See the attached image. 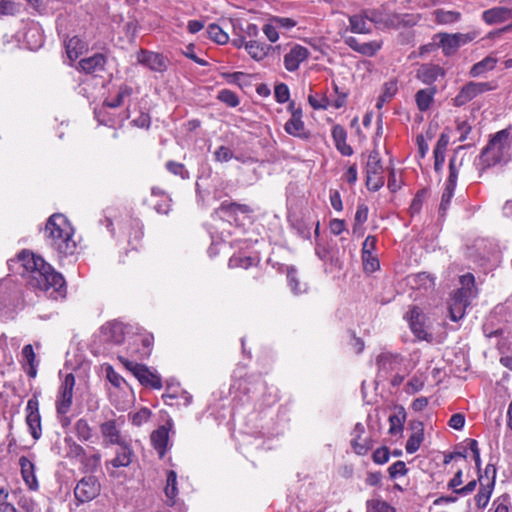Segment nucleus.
<instances>
[{
	"mask_svg": "<svg viewBox=\"0 0 512 512\" xmlns=\"http://www.w3.org/2000/svg\"><path fill=\"white\" fill-rule=\"evenodd\" d=\"M436 93V86H432L426 89H420L419 91H417V93L415 94L417 108L421 112L427 111L431 107Z\"/></svg>",
	"mask_w": 512,
	"mask_h": 512,
	"instance_id": "bb28decb",
	"label": "nucleus"
},
{
	"mask_svg": "<svg viewBox=\"0 0 512 512\" xmlns=\"http://www.w3.org/2000/svg\"><path fill=\"white\" fill-rule=\"evenodd\" d=\"M47 244L60 255H72L76 250L74 229L62 214H53L47 220L45 231Z\"/></svg>",
	"mask_w": 512,
	"mask_h": 512,
	"instance_id": "f03ea898",
	"label": "nucleus"
},
{
	"mask_svg": "<svg viewBox=\"0 0 512 512\" xmlns=\"http://www.w3.org/2000/svg\"><path fill=\"white\" fill-rule=\"evenodd\" d=\"M509 130L498 131L483 148L479 160L483 169L507 163L512 156Z\"/></svg>",
	"mask_w": 512,
	"mask_h": 512,
	"instance_id": "7ed1b4c3",
	"label": "nucleus"
},
{
	"mask_svg": "<svg viewBox=\"0 0 512 512\" xmlns=\"http://www.w3.org/2000/svg\"><path fill=\"white\" fill-rule=\"evenodd\" d=\"M397 92V85L395 82L385 83L383 87V91L380 96H382V102H389Z\"/></svg>",
	"mask_w": 512,
	"mask_h": 512,
	"instance_id": "774afa93",
	"label": "nucleus"
},
{
	"mask_svg": "<svg viewBox=\"0 0 512 512\" xmlns=\"http://www.w3.org/2000/svg\"><path fill=\"white\" fill-rule=\"evenodd\" d=\"M18 259L28 274L29 284L32 287L38 288L52 299L65 297L66 284L63 276L42 257L29 251H22Z\"/></svg>",
	"mask_w": 512,
	"mask_h": 512,
	"instance_id": "f257e3e1",
	"label": "nucleus"
},
{
	"mask_svg": "<svg viewBox=\"0 0 512 512\" xmlns=\"http://www.w3.org/2000/svg\"><path fill=\"white\" fill-rule=\"evenodd\" d=\"M208 37L217 44L223 45L229 41L228 34L217 24H210L207 28Z\"/></svg>",
	"mask_w": 512,
	"mask_h": 512,
	"instance_id": "ea45409f",
	"label": "nucleus"
},
{
	"mask_svg": "<svg viewBox=\"0 0 512 512\" xmlns=\"http://www.w3.org/2000/svg\"><path fill=\"white\" fill-rule=\"evenodd\" d=\"M511 16V9L507 7L497 6L485 10L482 13V20L488 25H493L505 22L506 20L510 19Z\"/></svg>",
	"mask_w": 512,
	"mask_h": 512,
	"instance_id": "4be33fe9",
	"label": "nucleus"
},
{
	"mask_svg": "<svg viewBox=\"0 0 512 512\" xmlns=\"http://www.w3.org/2000/svg\"><path fill=\"white\" fill-rule=\"evenodd\" d=\"M366 17L379 28H394L399 22L396 15L384 9H366Z\"/></svg>",
	"mask_w": 512,
	"mask_h": 512,
	"instance_id": "f3484780",
	"label": "nucleus"
},
{
	"mask_svg": "<svg viewBox=\"0 0 512 512\" xmlns=\"http://www.w3.org/2000/svg\"><path fill=\"white\" fill-rule=\"evenodd\" d=\"M454 190H455V187H451L450 185L445 186V189L442 193L441 203H440V207H439L440 213L444 214L446 212V210L448 209L451 199L454 195Z\"/></svg>",
	"mask_w": 512,
	"mask_h": 512,
	"instance_id": "5fc2aeb1",
	"label": "nucleus"
},
{
	"mask_svg": "<svg viewBox=\"0 0 512 512\" xmlns=\"http://www.w3.org/2000/svg\"><path fill=\"white\" fill-rule=\"evenodd\" d=\"M366 10L360 14L352 15L349 17L350 30L356 34H368L371 28L367 25Z\"/></svg>",
	"mask_w": 512,
	"mask_h": 512,
	"instance_id": "7c9ffc66",
	"label": "nucleus"
},
{
	"mask_svg": "<svg viewBox=\"0 0 512 512\" xmlns=\"http://www.w3.org/2000/svg\"><path fill=\"white\" fill-rule=\"evenodd\" d=\"M493 89H495V86L490 82H468L455 96L453 103L457 107L464 106L478 95Z\"/></svg>",
	"mask_w": 512,
	"mask_h": 512,
	"instance_id": "0eeeda50",
	"label": "nucleus"
},
{
	"mask_svg": "<svg viewBox=\"0 0 512 512\" xmlns=\"http://www.w3.org/2000/svg\"><path fill=\"white\" fill-rule=\"evenodd\" d=\"M405 420V409L403 407H400L397 413L389 416V434L400 435L403 431Z\"/></svg>",
	"mask_w": 512,
	"mask_h": 512,
	"instance_id": "473e14b6",
	"label": "nucleus"
},
{
	"mask_svg": "<svg viewBox=\"0 0 512 512\" xmlns=\"http://www.w3.org/2000/svg\"><path fill=\"white\" fill-rule=\"evenodd\" d=\"M444 76V69L434 64H424L417 71V78L427 85H432L438 78Z\"/></svg>",
	"mask_w": 512,
	"mask_h": 512,
	"instance_id": "aec40b11",
	"label": "nucleus"
},
{
	"mask_svg": "<svg viewBox=\"0 0 512 512\" xmlns=\"http://www.w3.org/2000/svg\"><path fill=\"white\" fill-rule=\"evenodd\" d=\"M126 328L124 323L113 320L102 326L101 334L105 341L119 345L125 340Z\"/></svg>",
	"mask_w": 512,
	"mask_h": 512,
	"instance_id": "2eb2a0df",
	"label": "nucleus"
},
{
	"mask_svg": "<svg viewBox=\"0 0 512 512\" xmlns=\"http://www.w3.org/2000/svg\"><path fill=\"white\" fill-rule=\"evenodd\" d=\"M8 492L0 487V512H17L16 507L8 501Z\"/></svg>",
	"mask_w": 512,
	"mask_h": 512,
	"instance_id": "052dcab7",
	"label": "nucleus"
},
{
	"mask_svg": "<svg viewBox=\"0 0 512 512\" xmlns=\"http://www.w3.org/2000/svg\"><path fill=\"white\" fill-rule=\"evenodd\" d=\"M117 446L118 449L116 451V456L112 460L106 462L107 468L109 465L114 468L127 467L132 462L133 451L128 443L125 442Z\"/></svg>",
	"mask_w": 512,
	"mask_h": 512,
	"instance_id": "5701e85b",
	"label": "nucleus"
},
{
	"mask_svg": "<svg viewBox=\"0 0 512 512\" xmlns=\"http://www.w3.org/2000/svg\"><path fill=\"white\" fill-rule=\"evenodd\" d=\"M137 61L139 64L148 67L155 72H164L167 69V59L156 52L141 49L137 52Z\"/></svg>",
	"mask_w": 512,
	"mask_h": 512,
	"instance_id": "f8f14e48",
	"label": "nucleus"
},
{
	"mask_svg": "<svg viewBox=\"0 0 512 512\" xmlns=\"http://www.w3.org/2000/svg\"><path fill=\"white\" fill-rule=\"evenodd\" d=\"M74 432L79 440L81 441H91L94 437V433L92 428L90 427L87 420L81 418L77 420L74 424Z\"/></svg>",
	"mask_w": 512,
	"mask_h": 512,
	"instance_id": "4c0bfd02",
	"label": "nucleus"
},
{
	"mask_svg": "<svg viewBox=\"0 0 512 512\" xmlns=\"http://www.w3.org/2000/svg\"><path fill=\"white\" fill-rule=\"evenodd\" d=\"M309 50L299 44L293 45L289 52L284 55V66L289 72L296 71L300 64L308 59Z\"/></svg>",
	"mask_w": 512,
	"mask_h": 512,
	"instance_id": "dca6fc26",
	"label": "nucleus"
},
{
	"mask_svg": "<svg viewBox=\"0 0 512 512\" xmlns=\"http://www.w3.org/2000/svg\"><path fill=\"white\" fill-rule=\"evenodd\" d=\"M367 509L368 512H396L394 507L379 499L367 501Z\"/></svg>",
	"mask_w": 512,
	"mask_h": 512,
	"instance_id": "a18cd8bd",
	"label": "nucleus"
},
{
	"mask_svg": "<svg viewBox=\"0 0 512 512\" xmlns=\"http://www.w3.org/2000/svg\"><path fill=\"white\" fill-rule=\"evenodd\" d=\"M22 478L27 487L32 491H37L39 483L35 475V465L26 456H21L19 459Z\"/></svg>",
	"mask_w": 512,
	"mask_h": 512,
	"instance_id": "6ab92c4d",
	"label": "nucleus"
},
{
	"mask_svg": "<svg viewBox=\"0 0 512 512\" xmlns=\"http://www.w3.org/2000/svg\"><path fill=\"white\" fill-rule=\"evenodd\" d=\"M164 493L167 498V503L169 505H174L176 503V496L178 494V488H177V474L173 470H170L167 472L166 486L164 488Z\"/></svg>",
	"mask_w": 512,
	"mask_h": 512,
	"instance_id": "2f4dec72",
	"label": "nucleus"
},
{
	"mask_svg": "<svg viewBox=\"0 0 512 512\" xmlns=\"http://www.w3.org/2000/svg\"><path fill=\"white\" fill-rule=\"evenodd\" d=\"M284 130L291 136L301 139L309 138L310 134L305 129V124L302 121V112L300 109L292 111L291 118L285 123Z\"/></svg>",
	"mask_w": 512,
	"mask_h": 512,
	"instance_id": "a211bd4d",
	"label": "nucleus"
},
{
	"mask_svg": "<svg viewBox=\"0 0 512 512\" xmlns=\"http://www.w3.org/2000/svg\"><path fill=\"white\" fill-rule=\"evenodd\" d=\"M363 267L366 272H375L379 267V259L374 253L362 254Z\"/></svg>",
	"mask_w": 512,
	"mask_h": 512,
	"instance_id": "8fccbe9b",
	"label": "nucleus"
},
{
	"mask_svg": "<svg viewBox=\"0 0 512 512\" xmlns=\"http://www.w3.org/2000/svg\"><path fill=\"white\" fill-rule=\"evenodd\" d=\"M332 137L337 150L343 156H351L353 154L352 147L346 143L347 133L342 126L336 125L333 127Z\"/></svg>",
	"mask_w": 512,
	"mask_h": 512,
	"instance_id": "393cba45",
	"label": "nucleus"
},
{
	"mask_svg": "<svg viewBox=\"0 0 512 512\" xmlns=\"http://www.w3.org/2000/svg\"><path fill=\"white\" fill-rule=\"evenodd\" d=\"M218 99L230 107H236L239 104L237 95L227 89L219 92Z\"/></svg>",
	"mask_w": 512,
	"mask_h": 512,
	"instance_id": "13d9d810",
	"label": "nucleus"
},
{
	"mask_svg": "<svg viewBox=\"0 0 512 512\" xmlns=\"http://www.w3.org/2000/svg\"><path fill=\"white\" fill-rule=\"evenodd\" d=\"M403 358L400 354L391 352H382L376 358L379 377H386L390 372L397 370L401 365Z\"/></svg>",
	"mask_w": 512,
	"mask_h": 512,
	"instance_id": "4468645a",
	"label": "nucleus"
},
{
	"mask_svg": "<svg viewBox=\"0 0 512 512\" xmlns=\"http://www.w3.org/2000/svg\"><path fill=\"white\" fill-rule=\"evenodd\" d=\"M424 378L422 376L414 375L406 384L405 391L408 394H415L424 387Z\"/></svg>",
	"mask_w": 512,
	"mask_h": 512,
	"instance_id": "3c124183",
	"label": "nucleus"
},
{
	"mask_svg": "<svg viewBox=\"0 0 512 512\" xmlns=\"http://www.w3.org/2000/svg\"><path fill=\"white\" fill-rule=\"evenodd\" d=\"M497 63V59L491 56H487L483 60L474 64L470 70V75L472 77H478L486 71L493 70Z\"/></svg>",
	"mask_w": 512,
	"mask_h": 512,
	"instance_id": "58836bf2",
	"label": "nucleus"
},
{
	"mask_svg": "<svg viewBox=\"0 0 512 512\" xmlns=\"http://www.w3.org/2000/svg\"><path fill=\"white\" fill-rule=\"evenodd\" d=\"M26 423L31 436L38 440L42 435L41 416L39 413V401L36 395H33L26 406Z\"/></svg>",
	"mask_w": 512,
	"mask_h": 512,
	"instance_id": "9b49d317",
	"label": "nucleus"
},
{
	"mask_svg": "<svg viewBox=\"0 0 512 512\" xmlns=\"http://www.w3.org/2000/svg\"><path fill=\"white\" fill-rule=\"evenodd\" d=\"M106 376L109 382L116 388H121L125 383L124 378L119 375L111 366L106 369Z\"/></svg>",
	"mask_w": 512,
	"mask_h": 512,
	"instance_id": "0e129e2a",
	"label": "nucleus"
},
{
	"mask_svg": "<svg viewBox=\"0 0 512 512\" xmlns=\"http://www.w3.org/2000/svg\"><path fill=\"white\" fill-rule=\"evenodd\" d=\"M456 130L459 133L458 140L460 142H464L465 140L468 139V135L471 132L472 127L467 121L457 119L456 120Z\"/></svg>",
	"mask_w": 512,
	"mask_h": 512,
	"instance_id": "bf43d9fd",
	"label": "nucleus"
},
{
	"mask_svg": "<svg viewBox=\"0 0 512 512\" xmlns=\"http://www.w3.org/2000/svg\"><path fill=\"white\" fill-rule=\"evenodd\" d=\"M254 264V259L249 256L243 255H233L229 259V267L230 268H244L247 269Z\"/></svg>",
	"mask_w": 512,
	"mask_h": 512,
	"instance_id": "de8ad7c7",
	"label": "nucleus"
},
{
	"mask_svg": "<svg viewBox=\"0 0 512 512\" xmlns=\"http://www.w3.org/2000/svg\"><path fill=\"white\" fill-rule=\"evenodd\" d=\"M123 420H108L100 425V433L103 438V445L105 447L111 445H121L126 442L122 437L120 428L123 425Z\"/></svg>",
	"mask_w": 512,
	"mask_h": 512,
	"instance_id": "9d476101",
	"label": "nucleus"
},
{
	"mask_svg": "<svg viewBox=\"0 0 512 512\" xmlns=\"http://www.w3.org/2000/svg\"><path fill=\"white\" fill-rule=\"evenodd\" d=\"M166 168L168 169L169 172L175 175H179L183 179L188 177V172L185 169L184 165L181 163L169 161L166 164Z\"/></svg>",
	"mask_w": 512,
	"mask_h": 512,
	"instance_id": "69168bd1",
	"label": "nucleus"
},
{
	"mask_svg": "<svg viewBox=\"0 0 512 512\" xmlns=\"http://www.w3.org/2000/svg\"><path fill=\"white\" fill-rule=\"evenodd\" d=\"M409 284L413 289L430 290L434 287V278L426 272L411 275L408 278Z\"/></svg>",
	"mask_w": 512,
	"mask_h": 512,
	"instance_id": "c756f323",
	"label": "nucleus"
},
{
	"mask_svg": "<svg viewBox=\"0 0 512 512\" xmlns=\"http://www.w3.org/2000/svg\"><path fill=\"white\" fill-rule=\"evenodd\" d=\"M22 358L29 366L27 369V375L31 378H35L37 375V361L31 344H27L23 347Z\"/></svg>",
	"mask_w": 512,
	"mask_h": 512,
	"instance_id": "72a5a7b5",
	"label": "nucleus"
},
{
	"mask_svg": "<svg viewBox=\"0 0 512 512\" xmlns=\"http://www.w3.org/2000/svg\"><path fill=\"white\" fill-rule=\"evenodd\" d=\"M101 491V485L95 476L83 477L74 489L76 499L81 502H89L95 499Z\"/></svg>",
	"mask_w": 512,
	"mask_h": 512,
	"instance_id": "6e6552de",
	"label": "nucleus"
},
{
	"mask_svg": "<svg viewBox=\"0 0 512 512\" xmlns=\"http://www.w3.org/2000/svg\"><path fill=\"white\" fill-rule=\"evenodd\" d=\"M233 157L232 151L226 146H220L214 152V158L217 162H228Z\"/></svg>",
	"mask_w": 512,
	"mask_h": 512,
	"instance_id": "338daca9",
	"label": "nucleus"
},
{
	"mask_svg": "<svg viewBox=\"0 0 512 512\" xmlns=\"http://www.w3.org/2000/svg\"><path fill=\"white\" fill-rule=\"evenodd\" d=\"M287 280L289 283V286L291 287V290L295 294H300L302 292L306 291L305 285L303 287L300 285L299 281L297 280V272L294 267H288L287 268Z\"/></svg>",
	"mask_w": 512,
	"mask_h": 512,
	"instance_id": "37998d69",
	"label": "nucleus"
},
{
	"mask_svg": "<svg viewBox=\"0 0 512 512\" xmlns=\"http://www.w3.org/2000/svg\"><path fill=\"white\" fill-rule=\"evenodd\" d=\"M135 377L142 385L150 386L154 389H160L162 387L161 377L157 373L149 370L145 365L141 366Z\"/></svg>",
	"mask_w": 512,
	"mask_h": 512,
	"instance_id": "a878e982",
	"label": "nucleus"
},
{
	"mask_svg": "<svg viewBox=\"0 0 512 512\" xmlns=\"http://www.w3.org/2000/svg\"><path fill=\"white\" fill-rule=\"evenodd\" d=\"M409 327L415 337L419 340L431 341L433 336L427 331L425 326V317L416 306L412 307L405 315Z\"/></svg>",
	"mask_w": 512,
	"mask_h": 512,
	"instance_id": "1a4fd4ad",
	"label": "nucleus"
},
{
	"mask_svg": "<svg viewBox=\"0 0 512 512\" xmlns=\"http://www.w3.org/2000/svg\"><path fill=\"white\" fill-rule=\"evenodd\" d=\"M372 441L370 439L352 438L351 446L356 454L365 455L372 448Z\"/></svg>",
	"mask_w": 512,
	"mask_h": 512,
	"instance_id": "c03bdc74",
	"label": "nucleus"
},
{
	"mask_svg": "<svg viewBox=\"0 0 512 512\" xmlns=\"http://www.w3.org/2000/svg\"><path fill=\"white\" fill-rule=\"evenodd\" d=\"M440 45L445 55H451L458 49V42L453 34H439Z\"/></svg>",
	"mask_w": 512,
	"mask_h": 512,
	"instance_id": "a19ab883",
	"label": "nucleus"
},
{
	"mask_svg": "<svg viewBox=\"0 0 512 512\" xmlns=\"http://www.w3.org/2000/svg\"><path fill=\"white\" fill-rule=\"evenodd\" d=\"M216 212L232 218L238 214L248 215L252 212V209L246 204H238L235 202L229 203L225 201L221 203Z\"/></svg>",
	"mask_w": 512,
	"mask_h": 512,
	"instance_id": "cd10ccee",
	"label": "nucleus"
},
{
	"mask_svg": "<svg viewBox=\"0 0 512 512\" xmlns=\"http://www.w3.org/2000/svg\"><path fill=\"white\" fill-rule=\"evenodd\" d=\"M382 47V42L380 41H370L366 43H361L358 53L364 56H374Z\"/></svg>",
	"mask_w": 512,
	"mask_h": 512,
	"instance_id": "09e8293b",
	"label": "nucleus"
},
{
	"mask_svg": "<svg viewBox=\"0 0 512 512\" xmlns=\"http://www.w3.org/2000/svg\"><path fill=\"white\" fill-rule=\"evenodd\" d=\"M100 461L101 454L98 451H95L91 455L85 453V456L81 459V463L87 471H95L100 465Z\"/></svg>",
	"mask_w": 512,
	"mask_h": 512,
	"instance_id": "49530a36",
	"label": "nucleus"
},
{
	"mask_svg": "<svg viewBox=\"0 0 512 512\" xmlns=\"http://www.w3.org/2000/svg\"><path fill=\"white\" fill-rule=\"evenodd\" d=\"M445 151H446V142H444V145H436L434 148L433 154H434V168L436 171H439L442 169V166L445 162Z\"/></svg>",
	"mask_w": 512,
	"mask_h": 512,
	"instance_id": "864d4df0",
	"label": "nucleus"
},
{
	"mask_svg": "<svg viewBox=\"0 0 512 512\" xmlns=\"http://www.w3.org/2000/svg\"><path fill=\"white\" fill-rule=\"evenodd\" d=\"M479 482L481 487L475 496V502L479 508H484L487 506L493 492L494 481L483 482V476H479Z\"/></svg>",
	"mask_w": 512,
	"mask_h": 512,
	"instance_id": "c85d7f7f",
	"label": "nucleus"
},
{
	"mask_svg": "<svg viewBox=\"0 0 512 512\" xmlns=\"http://www.w3.org/2000/svg\"><path fill=\"white\" fill-rule=\"evenodd\" d=\"M66 53L71 61L76 60L86 49V44L78 37H72L66 42Z\"/></svg>",
	"mask_w": 512,
	"mask_h": 512,
	"instance_id": "f704fd0d",
	"label": "nucleus"
},
{
	"mask_svg": "<svg viewBox=\"0 0 512 512\" xmlns=\"http://www.w3.org/2000/svg\"><path fill=\"white\" fill-rule=\"evenodd\" d=\"M172 419H168L166 423L152 432L151 442L155 450L159 453L160 458H163L169 444V432L173 429Z\"/></svg>",
	"mask_w": 512,
	"mask_h": 512,
	"instance_id": "ddd939ff",
	"label": "nucleus"
},
{
	"mask_svg": "<svg viewBox=\"0 0 512 512\" xmlns=\"http://www.w3.org/2000/svg\"><path fill=\"white\" fill-rule=\"evenodd\" d=\"M384 185L383 167L379 152H370L366 163V186L371 191H377Z\"/></svg>",
	"mask_w": 512,
	"mask_h": 512,
	"instance_id": "39448f33",
	"label": "nucleus"
},
{
	"mask_svg": "<svg viewBox=\"0 0 512 512\" xmlns=\"http://www.w3.org/2000/svg\"><path fill=\"white\" fill-rule=\"evenodd\" d=\"M269 46L257 41H249L245 44L248 54L256 61L264 59L269 51Z\"/></svg>",
	"mask_w": 512,
	"mask_h": 512,
	"instance_id": "c9c22d12",
	"label": "nucleus"
},
{
	"mask_svg": "<svg viewBox=\"0 0 512 512\" xmlns=\"http://www.w3.org/2000/svg\"><path fill=\"white\" fill-rule=\"evenodd\" d=\"M407 471L406 464L403 461H396L388 469L389 475L393 479L406 475Z\"/></svg>",
	"mask_w": 512,
	"mask_h": 512,
	"instance_id": "680f3d73",
	"label": "nucleus"
},
{
	"mask_svg": "<svg viewBox=\"0 0 512 512\" xmlns=\"http://www.w3.org/2000/svg\"><path fill=\"white\" fill-rule=\"evenodd\" d=\"M309 104L314 109H327L330 106V101L325 95H309Z\"/></svg>",
	"mask_w": 512,
	"mask_h": 512,
	"instance_id": "4d7b16f0",
	"label": "nucleus"
},
{
	"mask_svg": "<svg viewBox=\"0 0 512 512\" xmlns=\"http://www.w3.org/2000/svg\"><path fill=\"white\" fill-rule=\"evenodd\" d=\"M369 208L366 204L360 203L357 206V210L354 216V222L358 225H364L368 219Z\"/></svg>",
	"mask_w": 512,
	"mask_h": 512,
	"instance_id": "e2e57ef3",
	"label": "nucleus"
},
{
	"mask_svg": "<svg viewBox=\"0 0 512 512\" xmlns=\"http://www.w3.org/2000/svg\"><path fill=\"white\" fill-rule=\"evenodd\" d=\"M65 443L68 445V455L74 458L81 459L85 456L84 448L73 441L71 438H65Z\"/></svg>",
	"mask_w": 512,
	"mask_h": 512,
	"instance_id": "603ef678",
	"label": "nucleus"
},
{
	"mask_svg": "<svg viewBox=\"0 0 512 512\" xmlns=\"http://www.w3.org/2000/svg\"><path fill=\"white\" fill-rule=\"evenodd\" d=\"M412 434L407 440L405 449L409 454L415 453L421 446L424 440V425L421 421H413L410 424Z\"/></svg>",
	"mask_w": 512,
	"mask_h": 512,
	"instance_id": "412c9836",
	"label": "nucleus"
},
{
	"mask_svg": "<svg viewBox=\"0 0 512 512\" xmlns=\"http://www.w3.org/2000/svg\"><path fill=\"white\" fill-rule=\"evenodd\" d=\"M274 96L278 103H286L290 98V91L286 84L279 83L275 86Z\"/></svg>",
	"mask_w": 512,
	"mask_h": 512,
	"instance_id": "6e6d98bb",
	"label": "nucleus"
},
{
	"mask_svg": "<svg viewBox=\"0 0 512 512\" xmlns=\"http://www.w3.org/2000/svg\"><path fill=\"white\" fill-rule=\"evenodd\" d=\"M132 92V87L128 85H121L115 98L106 99L104 105L109 108H117L123 104L124 99L132 95Z\"/></svg>",
	"mask_w": 512,
	"mask_h": 512,
	"instance_id": "e433bc0d",
	"label": "nucleus"
},
{
	"mask_svg": "<svg viewBox=\"0 0 512 512\" xmlns=\"http://www.w3.org/2000/svg\"><path fill=\"white\" fill-rule=\"evenodd\" d=\"M75 386V377L72 373H69L63 379L56 399V410L60 415H66L73 401V389Z\"/></svg>",
	"mask_w": 512,
	"mask_h": 512,
	"instance_id": "423d86ee",
	"label": "nucleus"
},
{
	"mask_svg": "<svg viewBox=\"0 0 512 512\" xmlns=\"http://www.w3.org/2000/svg\"><path fill=\"white\" fill-rule=\"evenodd\" d=\"M106 58L103 54H95L79 61V69L87 74L104 69Z\"/></svg>",
	"mask_w": 512,
	"mask_h": 512,
	"instance_id": "b1692460",
	"label": "nucleus"
},
{
	"mask_svg": "<svg viewBox=\"0 0 512 512\" xmlns=\"http://www.w3.org/2000/svg\"><path fill=\"white\" fill-rule=\"evenodd\" d=\"M462 288L457 289L450 298L449 301V316L454 322L459 321L465 315L466 308L469 305V299L472 291L468 286L474 282L472 274H466L461 277Z\"/></svg>",
	"mask_w": 512,
	"mask_h": 512,
	"instance_id": "20e7f679",
	"label": "nucleus"
},
{
	"mask_svg": "<svg viewBox=\"0 0 512 512\" xmlns=\"http://www.w3.org/2000/svg\"><path fill=\"white\" fill-rule=\"evenodd\" d=\"M434 16L439 24H451L457 22L461 14L457 11H445L442 9H438L434 11Z\"/></svg>",
	"mask_w": 512,
	"mask_h": 512,
	"instance_id": "79ce46f5",
	"label": "nucleus"
}]
</instances>
